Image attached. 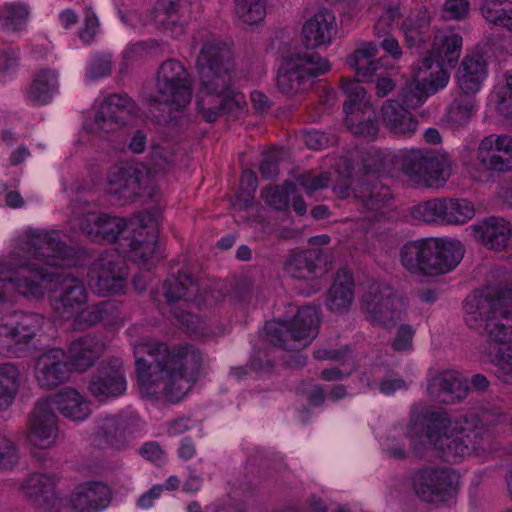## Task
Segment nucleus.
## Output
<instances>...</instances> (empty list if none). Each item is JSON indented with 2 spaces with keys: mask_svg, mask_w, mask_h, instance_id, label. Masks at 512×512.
Masks as SVG:
<instances>
[{
  "mask_svg": "<svg viewBox=\"0 0 512 512\" xmlns=\"http://www.w3.org/2000/svg\"><path fill=\"white\" fill-rule=\"evenodd\" d=\"M133 354L140 392L171 402L187 394L204 364L202 351L189 343L169 348L164 342L143 341L133 345Z\"/></svg>",
  "mask_w": 512,
  "mask_h": 512,
  "instance_id": "1",
  "label": "nucleus"
},
{
  "mask_svg": "<svg viewBox=\"0 0 512 512\" xmlns=\"http://www.w3.org/2000/svg\"><path fill=\"white\" fill-rule=\"evenodd\" d=\"M72 249L62 241L57 232L29 230L20 236L13 250L11 268L19 270L17 277L10 275L6 264L0 263V303H13L16 295L40 299L44 296L43 281L49 273L33 260L49 266H60L72 256Z\"/></svg>",
  "mask_w": 512,
  "mask_h": 512,
  "instance_id": "2",
  "label": "nucleus"
},
{
  "mask_svg": "<svg viewBox=\"0 0 512 512\" xmlns=\"http://www.w3.org/2000/svg\"><path fill=\"white\" fill-rule=\"evenodd\" d=\"M466 324L478 329L484 322L489 346L483 351L492 362L512 358V273L485 293L475 294L465 302Z\"/></svg>",
  "mask_w": 512,
  "mask_h": 512,
  "instance_id": "3",
  "label": "nucleus"
},
{
  "mask_svg": "<svg viewBox=\"0 0 512 512\" xmlns=\"http://www.w3.org/2000/svg\"><path fill=\"white\" fill-rule=\"evenodd\" d=\"M79 227L94 242L117 243L121 253L138 264L147 263L155 254L157 230L138 221H127L103 212H87L79 219Z\"/></svg>",
  "mask_w": 512,
  "mask_h": 512,
  "instance_id": "4",
  "label": "nucleus"
},
{
  "mask_svg": "<svg viewBox=\"0 0 512 512\" xmlns=\"http://www.w3.org/2000/svg\"><path fill=\"white\" fill-rule=\"evenodd\" d=\"M428 443L447 462H459L474 454L483 456L494 450L492 436L483 427L466 431L446 412L429 411L425 420Z\"/></svg>",
  "mask_w": 512,
  "mask_h": 512,
  "instance_id": "5",
  "label": "nucleus"
},
{
  "mask_svg": "<svg viewBox=\"0 0 512 512\" xmlns=\"http://www.w3.org/2000/svg\"><path fill=\"white\" fill-rule=\"evenodd\" d=\"M204 285L194 274L179 271L177 277L168 279L163 283V294L171 306L174 319L187 333L203 339H210L223 333L216 331L206 321L185 308L190 304L200 306L202 303L211 304L206 292L202 293Z\"/></svg>",
  "mask_w": 512,
  "mask_h": 512,
  "instance_id": "6",
  "label": "nucleus"
},
{
  "mask_svg": "<svg viewBox=\"0 0 512 512\" xmlns=\"http://www.w3.org/2000/svg\"><path fill=\"white\" fill-rule=\"evenodd\" d=\"M463 255L464 248L457 240L424 238L404 244L400 262L413 275L437 276L453 270Z\"/></svg>",
  "mask_w": 512,
  "mask_h": 512,
  "instance_id": "7",
  "label": "nucleus"
},
{
  "mask_svg": "<svg viewBox=\"0 0 512 512\" xmlns=\"http://www.w3.org/2000/svg\"><path fill=\"white\" fill-rule=\"evenodd\" d=\"M396 162L412 187L438 189L448 180L447 157L430 149L401 150L396 156Z\"/></svg>",
  "mask_w": 512,
  "mask_h": 512,
  "instance_id": "8",
  "label": "nucleus"
},
{
  "mask_svg": "<svg viewBox=\"0 0 512 512\" xmlns=\"http://www.w3.org/2000/svg\"><path fill=\"white\" fill-rule=\"evenodd\" d=\"M319 326V310L305 306L290 320L266 323L265 331L273 345L293 351L307 347L316 338Z\"/></svg>",
  "mask_w": 512,
  "mask_h": 512,
  "instance_id": "9",
  "label": "nucleus"
},
{
  "mask_svg": "<svg viewBox=\"0 0 512 512\" xmlns=\"http://www.w3.org/2000/svg\"><path fill=\"white\" fill-rule=\"evenodd\" d=\"M192 79L178 60L162 62L156 73L155 91L148 98L153 104H165L171 110H184L192 99Z\"/></svg>",
  "mask_w": 512,
  "mask_h": 512,
  "instance_id": "10",
  "label": "nucleus"
},
{
  "mask_svg": "<svg viewBox=\"0 0 512 512\" xmlns=\"http://www.w3.org/2000/svg\"><path fill=\"white\" fill-rule=\"evenodd\" d=\"M44 318L36 313L15 312L0 321V353L19 357L41 332Z\"/></svg>",
  "mask_w": 512,
  "mask_h": 512,
  "instance_id": "11",
  "label": "nucleus"
},
{
  "mask_svg": "<svg viewBox=\"0 0 512 512\" xmlns=\"http://www.w3.org/2000/svg\"><path fill=\"white\" fill-rule=\"evenodd\" d=\"M330 69L329 61L317 52L297 54L282 63L277 87L286 95H295L305 89L310 78L325 74Z\"/></svg>",
  "mask_w": 512,
  "mask_h": 512,
  "instance_id": "12",
  "label": "nucleus"
},
{
  "mask_svg": "<svg viewBox=\"0 0 512 512\" xmlns=\"http://www.w3.org/2000/svg\"><path fill=\"white\" fill-rule=\"evenodd\" d=\"M341 89L347 96L343 110L346 114L345 123L356 136L373 140L379 127L376 114L371 104L366 100V90L351 79L341 78Z\"/></svg>",
  "mask_w": 512,
  "mask_h": 512,
  "instance_id": "13",
  "label": "nucleus"
},
{
  "mask_svg": "<svg viewBox=\"0 0 512 512\" xmlns=\"http://www.w3.org/2000/svg\"><path fill=\"white\" fill-rule=\"evenodd\" d=\"M201 88L215 90L225 88L232 79L233 62L229 47L216 40L204 43L197 58Z\"/></svg>",
  "mask_w": 512,
  "mask_h": 512,
  "instance_id": "14",
  "label": "nucleus"
},
{
  "mask_svg": "<svg viewBox=\"0 0 512 512\" xmlns=\"http://www.w3.org/2000/svg\"><path fill=\"white\" fill-rule=\"evenodd\" d=\"M125 254L119 250L102 253L90 268V285L99 295L121 294L125 292L128 267Z\"/></svg>",
  "mask_w": 512,
  "mask_h": 512,
  "instance_id": "15",
  "label": "nucleus"
},
{
  "mask_svg": "<svg viewBox=\"0 0 512 512\" xmlns=\"http://www.w3.org/2000/svg\"><path fill=\"white\" fill-rule=\"evenodd\" d=\"M361 311L374 326L391 329L400 320L399 300L389 285L373 281L362 295Z\"/></svg>",
  "mask_w": 512,
  "mask_h": 512,
  "instance_id": "16",
  "label": "nucleus"
},
{
  "mask_svg": "<svg viewBox=\"0 0 512 512\" xmlns=\"http://www.w3.org/2000/svg\"><path fill=\"white\" fill-rule=\"evenodd\" d=\"M197 111L206 122L213 123L220 116L240 117L247 108L244 95L232 88V79L225 88H200L196 101Z\"/></svg>",
  "mask_w": 512,
  "mask_h": 512,
  "instance_id": "17",
  "label": "nucleus"
},
{
  "mask_svg": "<svg viewBox=\"0 0 512 512\" xmlns=\"http://www.w3.org/2000/svg\"><path fill=\"white\" fill-rule=\"evenodd\" d=\"M459 476L451 469L434 465L417 469L412 475V487L425 502L437 503L452 496L458 486Z\"/></svg>",
  "mask_w": 512,
  "mask_h": 512,
  "instance_id": "18",
  "label": "nucleus"
},
{
  "mask_svg": "<svg viewBox=\"0 0 512 512\" xmlns=\"http://www.w3.org/2000/svg\"><path fill=\"white\" fill-rule=\"evenodd\" d=\"M411 215L424 222L464 224L474 217L475 208L466 199L437 198L415 205Z\"/></svg>",
  "mask_w": 512,
  "mask_h": 512,
  "instance_id": "19",
  "label": "nucleus"
},
{
  "mask_svg": "<svg viewBox=\"0 0 512 512\" xmlns=\"http://www.w3.org/2000/svg\"><path fill=\"white\" fill-rule=\"evenodd\" d=\"M138 115L136 102L126 93L107 95L95 114L92 132L96 134L115 132Z\"/></svg>",
  "mask_w": 512,
  "mask_h": 512,
  "instance_id": "20",
  "label": "nucleus"
},
{
  "mask_svg": "<svg viewBox=\"0 0 512 512\" xmlns=\"http://www.w3.org/2000/svg\"><path fill=\"white\" fill-rule=\"evenodd\" d=\"M50 301L53 311L61 319L69 320L86 305L88 291L82 279L68 273L58 274Z\"/></svg>",
  "mask_w": 512,
  "mask_h": 512,
  "instance_id": "21",
  "label": "nucleus"
},
{
  "mask_svg": "<svg viewBox=\"0 0 512 512\" xmlns=\"http://www.w3.org/2000/svg\"><path fill=\"white\" fill-rule=\"evenodd\" d=\"M141 429V420L134 414L101 417L95 424V435L116 450L127 448Z\"/></svg>",
  "mask_w": 512,
  "mask_h": 512,
  "instance_id": "22",
  "label": "nucleus"
},
{
  "mask_svg": "<svg viewBox=\"0 0 512 512\" xmlns=\"http://www.w3.org/2000/svg\"><path fill=\"white\" fill-rule=\"evenodd\" d=\"M71 373L67 354L61 348L45 350L35 360L34 378L43 390H52L64 384L69 380Z\"/></svg>",
  "mask_w": 512,
  "mask_h": 512,
  "instance_id": "23",
  "label": "nucleus"
},
{
  "mask_svg": "<svg viewBox=\"0 0 512 512\" xmlns=\"http://www.w3.org/2000/svg\"><path fill=\"white\" fill-rule=\"evenodd\" d=\"M127 388L124 363L120 358L104 362L92 374L88 389L99 401H106L123 395Z\"/></svg>",
  "mask_w": 512,
  "mask_h": 512,
  "instance_id": "24",
  "label": "nucleus"
},
{
  "mask_svg": "<svg viewBox=\"0 0 512 512\" xmlns=\"http://www.w3.org/2000/svg\"><path fill=\"white\" fill-rule=\"evenodd\" d=\"M149 180L150 175L143 167L128 164L115 165L107 176L108 191L125 202L130 201L145 192L142 184L148 183Z\"/></svg>",
  "mask_w": 512,
  "mask_h": 512,
  "instance_id": "25",
  "label": "nucleus"
},
{
  "mask_svg": "<svg viewBox=\"0 0 512 512\" xmlns=\"http://www.w3.org/2000/svg\"><path fill=\"white\" fill-rule=\"evenodd\" d=\"M481 170L504 173L512 170V138L507 135L485 137L477 149Z\"/></svg>",
  "mask_w": 512,
  "mask_h": 512,
  "instance_id": "26",
  "label": "nucleus"
},
{
  "mask_svg": "<svg viewBox=\"0 0 512 512\" xmlns=\"http://www.w3.org/2000/svg\"><path fill=\"white\" fill-rule=\"evenodd\" d=\"M59 435L57 416L48 401H38L30 415L28 440L39 449L54 446Z\"/></svg>",
  "mask_w": 512,
  "mask_h": 512,
  "instance_id": "27",
  "label": "nucleus"
},
{
  "mask_svg": "<svg viewBox=\"0 0 512 512\" xmlns=\"http://www.w3.org/2000/svg\"><path fill=\"white\" fill-rule=\"evenodd\" d=\"M427 393L431 400L441 404H456L463 401L468 393L467 382L454 371H442L428 381Z\"/></svg>",
  "mask_w": 512,
  "mask_h": 512,
  "instance_id": "28",
  "label": "nucleus"
},
{
  "mask_svg": "<svg viewBox=\"0 0 512 512\" xmlns=\"http://www.w3.org/2000/svg\"><path fill=\"white\" fill-rule=\"evenodd\" d=\"M105 343L96 335L87 334L72 341L68 347L67 361L72 371L85 372L105 352Z\"/></svg>",
  "mask_w": 512,
  "mask_h": 512,
  "instance_id": "29",
  "label": "nucleus"
},
{
  "mask_svg": "<svg viewBox=\"0 0 512 512\" xmlns=\"http://www.w3.org/2000/svg\"><path fill=\"white\" fill-rule=\"evenodd\" d=\"M357 206L363 219L376 220L392 200L387 186L379 183H361L355 188Z\"/></svg>",
  "mask_w": 512,
  "mask_h": 512,
  "instance_id": "30",
  "label": "nucleus"
},
{
  "mask_svg": "<svg viewBox=\"0 0 512 512\" xmlns=\"http://www.w3.org/2000/svg\"><path fill=\"white\" fill-rule=\"evenodd\" d=\"M474 239L491 250L502 251L512 233L511 224L501 217L491 216L471 226Z\"/></svg>",
  "mask_w": 512,
  "mask_h": 512,
  "instance_id": "31",
  "label": "nucleus"
},
{
  "mask_svg": "<svg viewBox=\"0 0 512 512\" xmlns=\"http://www.w3.org/2000/svg\"><path fill=\"white\" fill-rule=\"evenodd\" d=\"M378 48L372 42L361 43L347 58L348 66L354 71L359 82H370L381 75L383 66L380 59H375ZM354 82V80H352Z\"/></svg>",
  "mask_w": 512,
  "mask_h": 512,
  "instance_id": "32",
  "label": "nucleus"
},
{
  "mask_svg": "<svg viewBox=\"0 0 512 512\" xmlns=\"http://www.w3.org/2000/svg\"><path fill=\"white\" fill-rule=\"evenodd\" d=\"M336 31V19L329 10H320L303 25V44L308 49H315L331 42Z\"/></svg>",
  "mask_w": 512,
  "mask_h": 512,
  "instance_id": "33",
  "label": "nucleus"
},
{
  "mask_svg": "<svg viewBox=\"0 0 512 512\" xmlns=\"http://www.w3.org/2000/svg\"><path fill=\"white\" fill-rule=\"evenodd\" d=\"M27 499L40 509H50L57 501L56 479L53 475L34 473L22 486Z\"/></svg>",
  "mask_w": 512,
  "mask_h": 512,
  "instance_id": "34",
  "label": "nucleus"
},
{
  "mask_svg": "<svg viewBox=\"0 0 512 512\" xmlns=\"http://www.w3.org/2000/svg\"><path fill=\"white\" fill-rule=\"evenodd\" d=\"M110 503L109 488L101 482L79 485L72 497V507L78 512H99Z\"/></svg>",
  "mask_w": 512,
  "mask_h": 512,
  "instance_id": "35",
  "label": "nucleus"
},
{
  "mask_svg": "<svg viewBox=\"0 0 512 512\" xmlns=\"http://www.w3.org/2000/svg\"><path fill=\"white\" fill-rule=\"evenodd\" d=\"M42 401H48L51 409H57L65 418L82 421L90 414L88 402L74 388L66 387Z\"/></svg>",
  "mask_w": 512,
  "mask_h": 512,
  "instance_id": "36",
  "label": "nucleus"
},
{
  "mask_svg": "<svg viewBox=\"0 0 512 512\" xmlns=\"http://www.w3.org/2000/svg\"><path fill=\"white\" fill-rule=\"evenodd\" d=\"M381 119L385 128L398 135L409 136L418 127L417 119L396 100H386L381 107Z\"/></svg>",
  "mask_w": 512,
  "mask_h": 512,
  "instance_id": "37",
  "label": "nucleus"
},
{
  "mask_svg": "<svg viewBox=\"0 0 512 512\" xmlns=\"http://www.w3.org/2000/svg\"><path fill=\"white\" fill-rule=\"evenodd\" d=\"M487 75V64L482 55L466 56L457 71V81L466 96L476 94Z\"/></svg>",
  "mask_w": 512,
  "mask_h": 512,
  "instance_id": "38",
  "label": "nucleus"
},
{
  "mask_svg": "<svg viewBox=\"0 0 512 512\" xmlns=\"http://www.w3.org/2000/svg\"><path fill=\"white\" fill-rule=\"evenodd\" d=\"M354 299V281L346 269L337 271L334 281L327 292L326 307L334 313L347 312Z\"/></svg>",
  "mask_w": 512,
  "mask_h": 512,
  "instance_id": "39",
  "label": "nucleus"
},
{
  "mask_svg": "<svg viewBox=\"0 0 512 512\" xmlns=\"http://www.w3.org/2000/svg\"><path fill=\"white\" fill-rule=\"evenodd\" d=\"M319 261L320 252L318 250L294 252L286 259L284 271L296 280H313L322 272Z\"/></svg>",
  "mask_w": 512,
  "mask_h": 512,
  "instance_id": "40",
  "label": "nucleus"
},
{
  "mask_svg": "<svg viewBox=\"0 0 512 512\" xmlns=\"http://www.w3.org/2000/svg\"><path fill=\"white\" fill-rule=\"evenodd\" d=\"M413 76L430 96L445 88L450 78L444 65L435 62L431 55L418 63Z\"/></svg>",
  "mask_w": 512,
  "mask_h": 512,
  "instance_id": "41",
  "label": "nucleus"
},
{
  "mask_svg": "<svg viewBox=\"0 0 512 512\" xmlns=\"http://www.w3.org/2000/svg\"><path fill=\"white\" fill-rule=\"evenodd\" d=\"M58 87L57 73L51 69H41L27 91V98L34 105H46L52 100Z\"/></svg>",
  "mask_w": 512,
  "mask_h": 512,
  "instance_id": "42",
  "label": "nucleus"
},
{
  "mask_svg": "<svg viewBox=\"0 0 512 512\" xmlns=\"http://www.w3.org/2000/svg\"><path fill=\"white\" fill-rule=\"evenodd\" d=\"M462 49V37L452 31H442L435 35L432 52L435 62L451 64L460 57Z\"/></svg>",
  "mask_w": 512,
  "mask_h": 512,
  "instance_id": "43",
  "label": "nucleus"
},
{
  "mask_svg": "<svg viewBox=\"0 0 512 512\" xmlns=\"http://www.w3.org/2000/svg\"><path fill=\"white\" fill-rule=\"evenodd\" d=\"M20 372L18 368L11 364L0 365V410L8 408L19 389Z\"/></svg>",
  "mask_w": 512,
  "mask_h": 512,
  "instance_id": "44",
  "label": "nucleus"
},
{
  "mask_svg": "<svg viewBox=\"0 0 512 512\" xmlns=\"http://www.w3.org/2000/svg\"><path fill=\"white\" fill-rule=\"evenodd\" d=\"M234 11L237 17L247 25H257L266 16L265 0H234Z\"/></svg>",
  "mask_w": 512,
  "mask_h": 512,
  "instance_id": "45",
  "label": "nucleus"
},
{
  "mask_svg": "<svg viewBox=\"0 0 512 512\" xmlns=\"http://www.w3.org/2000/svg\"><path fill=\"white\" fill-rule=\"evenodd\" d=\"M28 16L29 9L22 3L5 4L0 10V21L3 27L14 32L25 27Z\"/></svg>",
  "mask_w": 512,
  "mask_h": 512,
  "instance_id": "46",
  "label": "nucleus"
},
{
  "mask_svg": "<svg viewBox=\"0 0 512 512\" xmlns=\"http://www.w3.org/2000/svg\"><path fill=\"white\" fill-rule=\"evenodd\" d=\"M396 156L391 152L371 147L362 155V165L367 172H388Z\"/></svg>",
  "mask_w": 512,
  "mask_h": 512,
  "instance_id": "47",
  "label": "nucleus"
},
{
  "mask_svg": "<svg viewBox=\"0 0 512 512\" xmlns=\"http://www.w3.org/2000/svg\"><path fill=\"white\" fill-rule=\"evenodd\" d=\"M428 25L429 21L424 13H417L405 19L401 29L409 47L417 46L424 41V33Z\"/></svg>",
  "mask_w": 512,
  "mask_h": 512,
  "instance_id": "48",
  "label": "nucleus"
},
{
  "mask_svg": "<svg viewBox=\"0 0 512 512\" xmlns=\"http://www.w3.org/2000/svg\"><path fill=\"white\" fill-rule=\"evenodd\" d=\"M296 191L292 182H285L282 186L270 187L262 192L265 203L276 210H285L289 205L290 195Z\"/></svg>",
  "mask_w": 512,
  "mask_h": 512,
  "instance_id": "49",
  "label": "nucleus"
},
{
  "mask_svg": "<svg viewBox=\"0 0 512 512\" xmlns=\"http://www.w3.org/2000/svg\"><path fill=\"white\" fill-rule=\"evenodd\" d=\"M182 0H160L155 9V21L163 30H168L170 25L177 21Z\"/></svg>",
  "mask_w": 512,
  "mask_h": 512,
  "instance_id": "50",
  "label": "nucleus"
},
{
  "mask_svg": "<svg viewBox=\"0 0 512 512\" xmlns=\"http://www.w3.org/2000/svg\"><path fill=\"white\" fill-rule=\"evenodd\" d=\"M473 108L471 99L457 98L448 108L447 121L456 127L462 126L470 120Z\"/></svg>",
  "mask_w": 512,
  "mask_h": 512,
  "instance_id": "51",
  "label": "nucleus"
},
{
  "mask_svg": "<svg viewBox=\"0 0 512 512\" xmlns=\"http://www.w3.org/2000/svg\"><path fill=\"white\" fill-rule=\"evenodd\" d=\"M430 95L424 90V87L415 80L413 77L412 81L407 83L399 93V98L402 103L411 109L420 107Z\"/></svg>",
  "mask_w": 512,
  "mask_h": 512,
  "instance_id": "52",
  "label": "nucleus"
},
{
  "mask_svg": "<svg viewBox=\"0 0 512 512\" xmlns=\"http://www.w3.org/2000/svg\"><path fill=\"white\" fill-rule=\"evenodd\" d=\"M510 0H481L480 10L485 20L491 24L501 26L509 12L504 8Z\"/></svg>",
  "mask_w": 512,
  "mask_h": 512,
  "instance_id": "53",
  "label": "nucleus"
},
{
  "mask_svg": "<svg viewBox=\"0 0 512 512\" xmlns=\"http://www.w3.org/2000/svg\"><path fill=\"white\" fill-rule=\"evenodd\" d=\"M298 182L305 190L306 194L311 196L316 191L329 186L331 182V175L328 172H323L318 175L313 173H304L299 176Z\"/></svg>",
  "mask_w": 512,
  "mask_h": 512,
  "instance_id": "54",
  "label": "nucleus"
},
{
  "mask_svg": "<svg viewBox=\"0 0 512 512\" xmlns=\"http://www.w3.org/2000/svg\"><path fill=\"white\" fill-rule=\"evenodd\" d=\"M112 72V60L110 54L94 55L87 69V77L91 80L110 75Z\"/></svg>",
  "mask_w": 512,
  "mask_h": 512,
  "instance_id": "55",
  "label": "nucleus"
},
{
  "mask_svg": "<svg viewBox=\"0 0 512 512\" xmlns=\"http://www.w3.org/2000/svg\"><path fill=\"white\" fill-rule=\"evenodd\" d=\"M415 330L408 324H402L391 341V347L397 352H407L412 349Z\"/></svg>",
  "mask_w": 512,
  "mask_h": 512,
  "instance_id": "56",
  "label": "nucleus"
},
{
  "mask_svg": "<svg viewBox=\"0 0 512 512\" xmlns=\"http://www.w3.org/2000/svg\"><path fill=\"white\" fill-rule=\"evenodd\" d=\"M303 142L311 149L321 150L330 145H334L336 138L320 131H308L303 135Z\"/></svg>",
  "mask_w": 512,
  "mask_h": 512,
  "instance_id": "57",
  "label": "nucleus"
},
{
  "mask_svg": "<svg viewBox=\"0 0 512 512\" xmlns=\"http://www.w3.org/2000/svg\"><path fill=\"white\" fill-rule=\"evenodd\" d=\"M96 305L88 309L81 308L73 317V326L75 329L83 330L99 323Z\"/></svg>",
  "mask_w": 512,
  "mask_h": 512,
  "instance_id": "58",
  "label": "nucleus"
},
{
  "mask_svg": "<svg viewBox=\"0 0 512 512\" xmlns=\"http://www.w3.org/2000/svg\"><path fill=\"white\" fill-rule=\"evenodd\" d=\"M100 322L115 323L119 319V303L114 300L103 301L95 304Z\"/></svg>",
  "mask_w": 512,
  "mask_h": 512,
  "instance_id": "59",
  "label": "nucleus"
},
{
  "mask_svg": "<svg viewBox=\"0 0 512 512\" xmlns=\"http://www.w3.org/2000/svg\"><path fill=\"white\" fill-rule=\"evenodd\" d=\"M468 0H446L444 3V12L451 19H463L468 14Z\"/></svg>",
  "mask_w": 512,
  "mask_h": 512,
  "instance_id": "60",
  "label": "nucleus"
},
{
  "mask_svg": "<svg viewBox=\"0 0 512 512\" xmlns=\"http://www.w3.org/2000/svg\"><path fill=\"white\" fill-rule=\"evenodd\" d=\"M401 17L400 9L397 6H393L387 9L384 15L376 23L374 30L378 38L386 35V30L390 26V23Z\"/></svg>",
  "mask_w": 512,
  "mask_h": 512,
  "instance_id": "61",
  "label": "nucleus"
},
{
  "mask_svg": "<svg viewBox=\"0 0 512 512\" xmlns=\"http://www.w3.org/2000/svg\"><path fill=\"white\" fill-rule=\"evenodd\" d=\"M17 459V447L5 434L0 433V463L6 460L13 463Z\"/></svg>",
  "mask_w": 512,
  "mask_h": 512,
  "instance_id": "62",
  "label": "nucleus"
},
{
  "mask_svg": "<svg viewBox=\"0 0 512 512\" xmlns=\"http://www.w3.org/2000/svg\"><path fill=\"white\" fill-rule=\"evenodd\" d=\"M140 454L143 458L160 463L165 459V452L157 442H147L140 448Z\"/></svg>",
  "mask_w": 512,
  "mask_h": 512,
  "instance_id": "63",
  "label": "nucleus"
},
{
  "mask_svg": "<svg viewBox=\"0 0 512 512\" xmlns=\"http://www.w3.org/2000/svg\"><path fill=\"white\" fill-rule=\"evenodd\" d=\"M260 174L265 179H272L279 174L278 156L273 153L266 155L259 167Z\"/></svg>",
  "mask_w": 512,
  "mask_h": 512,
  "instance_id": "64",
  "label": "nucleus"
}]
</instances>
